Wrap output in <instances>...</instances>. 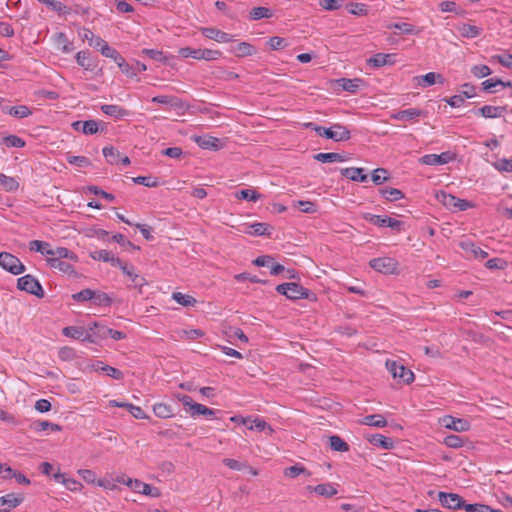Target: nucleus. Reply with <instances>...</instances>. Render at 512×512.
I'll return each instance as SVG.
<instances>
[{
	"label": "nucleus",
	"instance_id": "5",
	"mask_svg": "<svg viewBox=\"0 0 512 512\" xmlns=\"http://www.w3.org/2000/svg\"><path fill=\"white\" fill-rule=\"evenodd\" d=\"M371 268L383 274H397L398 262L391 257H379L371 259L369 262Z\"/></svg>",
	"mask_w": 512,
	"mask_h": 512
},
{
	"label": "nucleus",
	"instance_id": "42",
	"mask_svg": "<svg viewBox=\"0 0 512 512\" xmlns=\"http://www.w3.org/2000/svg\"><path fill=\"white\" fill-rule=\"evenodd\" d=\"M436 198L447 208L453 209L455 206V203L457 201V197L446 193L444 191H441L436 194Z\"/></svg>",
	"mask_w": 512,
	"mask_h": 512
},
{
	"label": "nucleus",
	"instance_id": "62",
	"mask_svg": "<svg viewBox=\"0 0 512 512\" xmlns=\"http://www.w3.org/2000/svg\"><path fill=\"white\" fill-rule=\"evenodd\" d=\"M67 162L72 165H76L78 167H87L91 164L90 160L84 156H67Z\"/></svg>",
	"mask_w": 512,
	"mask_h": 512
},
{
	"label": "nucleus",
	"instance_id": "28",
	"mask_svg": "<svg viewBox=\"0 0 512 512\" xmlns=\"http://www.w3.org/2000/svg\"><path fill=\"white\" fill-rule=\"evenodd\" d=\"M237 57L252 56L256 53V48L248 42H240L231 49Z\"/></svg>",
	"mask_w": 512,
	"mask_h": 512
},
{
	"label": "nucleus",
	"instance_id": "49",
	"mask_svg": "<svg viewBox=\"0 0 512 512\" xmlns=\"http://www.w3.org/2000/svg\"><path fill=\"white\" fill-rule=\"evenodd\" d=\"M214 414H215V411L213 409H210V408L206 407L205 405H202L199 403H196L193 406L192 411L190 412V415L192 417H196L199 415L210 417V416H213Z\"/></svg>",
	"mask_w": 512,
	"mask_h": 512
},
{
	"label": "nucleus",
	"instance_id": "4",
	"mask_svg": "<svg viewBox=\"0 0 512 512\" xmlns=\"http://www.w3.org/2000/svg\"><path fill=\"white\" fill-rule=\"evenodd\" d=\"M386 368L394 379H399L404 384H411L415 379L414 373L397 361L387 360Z\"/></svg>",
	"mask_w": 512,
	"mask_h": 512
},
{
	"label": "nucleus",
	"instance_id": "33",
	"mask_svg": "<svg viewBox=\"0 0 512 512\" xmlns=\"http://www.w3.org/2000/svg\"><path fill=\"white\" fill-rule=\"evenodd\" d=\"M329 447L333 451H337V452H348L349 451L348 443L345 442L338 435H332V436L329 437Z\"/></svg>",
	"mask_w": 512,
	"mask_h": 512
},
{
	"label": "nucleus",
	"instance_id": "3",
	"mask_svg": "<svg viewBox=\"0 0 512 512\" xmlns=\"http://www.w3.org/2000/svg\"><path fill=\"white\" fill-rule=\"evenodd\" d=\"M17 288L38 298H43L45 295L40 282L30 274L22 276L17 280Z\"/></svg>",
	"mask_w": 512,
	"mask_h": 512
},
{
	"label": "nucleus",
	"instance_id": "63",
	"mask_svg": "<svg viewBox=\"0 0 512 512\" xmlns=\"http://www.w3.org/2000/svg\"><path fill=\"white\" fill-rule=\"evenodd\" d=\"M343 4V0H321L320 6L327 11L339 9Z\"/></svg>",
	"mask_w": 512,
	"mask_h": 512
},
{
	"label": "nucleus",
	"instance_id": "43",
	"mask_svg": "<svg viewBox=\"0 0 512 512\" xmlns=\"http://www.w3.org/2000/svg\"><path fill=\"white\" fill-rule=\"evenodd\" d=\"M8 114L16 118H25L32 114V111L26 105L13 106L9 108Z\"/></svg>",
	"mask_w": 512,
	"mask_h": 512
},
{
	"label": "nucleus",
	"instance_id": "53",
	"mask_svg": "<svg viewBox=\"0 0 512 512\" xmlns=\"http://www.w3.org/2000/svg\"><path fill=\"white\" fill-rule=\"evenodd\" d=\"M363 218L379 227H387V218L386 216L374 215L370 213H366Z\"/></svg>",
	"mask_w": 512,
	"mask_h": 512
},
{
	"label": "nucleus",
	"instance_id": "64",
	"mask_svg": "<svg viewBox=\"0 0 512 512\" xmlns=\"http://www.w3.org/2000/svg\"><path fill=\"white\" fill-rule=\"evenodd\" d=\"M471 72L478 78L487 77L492 73L491 69L487 65H475Z\"/></svg>",
	"mask_w": 512,
	"mask_h": 512
},
{
	"label": "nucleus",
	"instance_id": "24",
	"mask_svg": "<svg viewBox=\"0 0 512 512\" xmlns=\"http://www.w3.org/2000/svg\"><path fill=\"white\" fill-rule=\"evenodd\" d=\"M314 159L321 163H331V162H344L349 158L343 154L337 152H328V153H318L314 155Z\"/></svg>",
	"mask_w": 512,
	"mask_h": 512
},
{
	"label": "nucleus",
	"instance_id": "14",
	"mask_svg": "<svg viewBox=\"0 0 512 512\" xmlns=\"http://www.w3.org/2000/svg\"><path fill=\"white\" fill-rule=\"evenodd\" d=\"M395 63V54L377 53L367 60L369 66L379 68L385 65H393Z\"/></svg>",
	"mask_w": 512,
	"mask_h": 512
},
{
	"label": "nucleus",
	"instance_id": "34",
	"mask_svg": "<svg viewBox=\"0 0 512 512\" xmlns=\"http://www.w3.org/2000/svg\"><path fill=\"white\" fill-rule=\"evenodd\" d=\"M30 428L36 432L46 431L48 429L52 431H60L61 427L58 424L37 420L31 423Z\"/></svg>",
	"mask_w": 512,
	"mask_h": 512
},
{
	"label": "nucleus",
	"instance_id": "29",
	"mask_svg": "<svg viewBox=\"0 0 512 512\" xmlns=\"http://www.w3.org/2000/svg\"><path fill=\"white\" fill-rule=\"evenodd\" d=\"M47 263L51 268L57 269L65 274L75 273L73 266L64 260L47 258Z\"/></svg>",
	"mask_w": 512,
	"mask_h": 512
},
{
	"label": "nucleus",
	"instance_id": "19",
	"mask_svg": "<svg viewBox=\"0 0 512 512\" xmlns=\"http://www.w3.org/2000/svg\"><path fill=\"white\" fill-rule=\"evenodd\" d=\"M47 258L61 260L70 259L73 262L78 261L77 255L65 247H56L52 249V252H47Z\"/></svg>",
	"mask_w": 512,
	"mask_h": 512
},
{
	"label": "nucleus",
	"instance_id": "7",
	"mask_svg": "<svg viewBox=\"0 0 512 512\" xmlns=\"http://www.w3.org/2000/svg\"><path fill=\"white\" fill-rule=\"evenodd\" d=\"M438 500L440 501L441 505L449 510H459L462 509L464 505L463 498L456 493H448V492H439L438 494Z\"/></svg>",
	"mask_w": 512,
	"mask_h": 512
},
{
	"label": "nucleus",
	"instance_id": "10",
	"mask_svg": "<svg viewBox=\"0 0 512 512\" xmlns=\"http://www.w3.org/2000/svg\"><path fill=\"white\" fill-rule=\"evenodd\" d=\"M201 33L208 39L215 40L220 43L232 41V36L226 32H223L217 28L205 27L201 28Z\"/></svg>",
	"mask_w": 512,
	"mask_h": 512
},
{
	"label": "nucleus",
	"instance_id": "13",
	"mask_svg": "<svg viewBox=\"0 0 512 512\" xmlns=\"http://www.w3.org/2000/svg\"><path fill=\"white\" fill-rule=\"evenodd\" d=\"M453 159V156L449 152L441 153L440 155L436 154H427L424 155L420 161L425 165H443L450 162Z\"/></svg>",
	"mask_w": 512,
	"mask_h": 512
},
{
	"label": "nucleus",
	"instance_id": "47",
	"mask_svg": "<svg viewBox=\"0 0 512 512\" xmlns=\"http://www.w3.org/2000/svg\"><path fill=\"white\" fill-rule=\"evenodd\" d=\"M273 13L266 7H255L250 11V18L252 20H260L262 18H270Z\"/></svg>",
	"mask_w": 512,
	"mask_h": 512
},
{
	"label": "nucleus",
	"instance_id": "46",
	"mask_svg": "<svg viewBox=\"0 0 512 512\" xmlns=\"http://www.w3.org/2000/svg\"><path fill=\"white\" fill-rule=\"evenodd\" d=\"M103 155L106 158L107 162L110 164H118L120 159V153L113 146L104 147Z\"/></svg>",
	"mask_w": 512,
	"mask_h": 512
},
{
	"label": "nucleus",
	"instance_id": "58",
	"mask_svg": "<svg viewBox=\"0 0 512 512\" xmlns=\"http://www.w3.org/2000/svg\"><path fill=\"white\" fill-rule=\"evenodd\" d=\"M388 29H397L402 34H413L415 29L412 24L402 22V23H392L387 26Z\"/></svg>",
	"mask_w": 512,
	"mask_h": 512
},
{
	"label": "nucleus",
	"instance_id": "31",
	"mask_svg": "<svg viewBox=\"0 0 512 512\" xmlns=\"http://www.w3.org/2000/svg\"><path fill=\"white\" fill-rule=\"evenodd\" d=\"M92 303L96 306L110 307L113 303V299L105 292L94 290Z\"/></svg>",
	"mask_w": 512,
	"mask_h": 512
},
{
	"label": "nucleus",
	"instance_id": "6",
	"mask_svg": "<svg viewBox=\"0 0 512 512\" xmlns=\"http://www.w3.org/2000/svg\"><path fill=\"white\" fill-rule=\"evenodd\" d=\"M0 266L13 275L22 274L26 269L16 256L8 252L0 253Z\"/></svg>",
	"mask_w": 512,
	"mask_h": 512
},
{
	"label": "nucleus",
	"instance_id": "2",
	"mask_svg": "<svg viewBox=\"0 0 512 512\" xmlns=\"http://www.w3.org/2000/svg\"><path fill=\"white\" fill-rule=\"evenodd\" d=\"M314 131L326 139H332L335 142L347 141L351 137L350 130L341 124H334L329 128L326 127H315Z\"/></svg>",
	"mask_w": 512,
	"mask_h": 512
},
{
	"label": "nucleus",
	"instance_id": "20",
	"mask_svg": "<svg viewBox=\"0 0 512 512\" xmlns=\"http://www.w3.org/2000/svg\"><path fill=\"white\" fill-rule=\"evenodd\" d=\"M118 267L122 270V272L124 274H126L130 278L134 287L142 288L144 285L147 284L144 277H142L141 275H138L134 272L133 267H128V265L124 264L122 261H121V266H118Z\"/></svg>",
	"mask_w": 512,
	"mask_h": 512
},
{
	"label": "nucleus",
	"instance_id": "44",
	"mask_svg": "<svg viewBox=\"0 0 512 512\" xmlns=\"http://www.w3.org/2000/svg\"><path fill=\"white\" fill-rule=\"evenodd\" d=\"M249 430H258V431H267L269 435L274 433V429L263 419L255 418L250 426H248Z\"/></svg>",
	"mask_w": 512,
	"mask_h": 512
},
{
	"label": "nucleus",
	"instance_id": "36",
	"mask_svg": "<svg viewBox=\"0 0 512 512\" xmlns=\"http://www.w3.org/2000/svg\"><path fill=\"white\" fill-rule=\"evenodd\" d=\"M380 194L388 201H397L404 198V193L397 188H383L379 190Z\"/></svg>",
	"mask_w": 512,
	"mask_h": 512
},
{
	"label": "nucleus",
	"instance_id": "12",
	"mask_svg": "<svg viewBox=\"0 0 512 512\" xmlns=\"http://www.w3.org/2000/svg\"><path fill=\"white\" fill-rule=\"evenodd\" d=\"M507 112V106H491L485 105L475 111L476 114L485 118H498L502 117Z\"/></svg>",
	"mask_w": 512,
	"mask_h": 512
},
{
	"label": "nucleus",
	"instance_id": "22",
	"mask_svg": "<svg viewBox=\"0 0 512 512\" xmlns=\"http://www.w3.org/2000/svg\"><path fill=\"white\" fill-rule=\"evenodd\" d=\"M367 440L371 444L381 447L386 450H390V449L394 448V441L391 438L386 437L382 434H372L367 437Z\"/></svg>",
	"mask_w": 512,
	"mask_h": 512
},
{
	"label": "nucleus",
	"instance_id": "50",
	"mask_svg": "<svg viewBox=\"0 0 512 512\" xmlns=\"http://www.w3.org/2000/svg\"><path fill=\"white\" fill-rule=\"evenodd\" d=\"M71 297L76 302L92 301V298L94 297V290L86 288L81 290L80 292L72 294Z\"/></svg>",
	"mask_w": 512,
	"mask_h": 512
},
{
	"label": "nucleus",
	"instance_id": "54",
	"mask_svg": "<svg viewBox=\"0 0 512 512\" xmlns=\"http://www.w3.org/2000/svg\"><path fill=\"white\" fill-rule=\"evenodd\" d=\"M133 182L136 184L144 185L146 187H157L159 185L157 178L151 176L134 177Z\"/></svg>",
	"mask_w": 512,
	"mask_h": 512
},
{
	"label": "nucleus",
	"instance_id": "15",
	"mask_svg": "<svg viewBox=\"0 0 512 512\" xmlns=\"http://www.w3.org/2000/svg\"><path fill=\"white\" fill-rule=\"evenodd\" d=\"M459 246L468 254L473 256L474 258L484 259L488 256V253L482 250L480 247L476 246L470 240H464L459 243Z\"/></svg>",
	"mask_w": 512,
	"mask_h": 512
},
{
	"label": "nucleus",
	"instance_id": "48",
	"mask_svg": "<svg viewBox=\"0 0 512 512\" xmlns=\"http://www.w3.org/2000/svg\"><path fill=\"white\" fill-rule=\"evenodd\" d=\"M1 143L7 147H17V148H22L26 144L22 138H20L16 135H8V136L3 137Z\"/></svg>",
	"mask_w": 512,
	"mask_h": 512
},
{
	"label": "nucleus",
	"instance_id": "9",
	"mask_svg": "<svg viewBox=\"0 0 512 512\" xmlns=\"http://www.w3.org/2000/svg\"><path fill=\"white\" fill-rule=\"evenodd\" d=\"M442 424L444 427L457 432H464L470 428V424L466 419L455 418L453 416H445L442 419Z\"/></svg>",
	"mask_w": 512,
	"mask_h": 512
},
{
	"label": "nucleus",
	"instance_id": "38",
	"mask_svg": "<svg viewBox=\"0 0 512 512\" xmlns=\"http://www.w3.org/2000/svg\"><path fill=\"white\" fill-rule=\"evenodd\" d=\"M250 231H247L250 235H270L271 226L267 223H254L249 226Z\"/></svg>",
	"mask_w": 512,
	"mask_h": 512
},
{
	"label": "nucleus",
	"instance_id": "45",
	"mask_svg": "<svg viewBox=\"0 0 512 512\" xmlns=\"http://www.w3.org/2000/svg\"><path fill=\"white\" fill-rule=\"evenodd\" d=\"M90 331L94 334L95 338L99 341L101 339L107 338V329L105 325H102L98 322H94L88 326Z\"/></svg>",
	"mask_w": 512,
	"mask_h": 512
},
{
	"label": "nucleus",
	"instance_id": "39",
	"mask_svg": "<svg viewBox=\"0 0 512 512\" xmlns=\"http://www.w3.org/2000/svg\"><path fill=\"white\" fill-rule=\"evenodd\" d=\"M172 298L180 305L184 307L194 306L196 299L190 295L182 294L181 292H174Z\"/></svg>",
	"mask_w": 512,
	"mask_h": 512
},
{
	"label": "nucleus",
	"instance_id": "16",
	"mask_svg": "<svg viewBox=\"0 0 512 512\" xmlns=\"http://www.w3.org/2000/svg\"><path fill=\"white\" fill-rule=\"evenodd\" d=\"M90 257L97 261L109 262L112 266H121V260L107 250H96L90 253Z\"/></svg>",
	"mask_w": 512,
	"mask_h": 512
},
{
	"label": "nucleus",
	"instance_id": "11",
	"mask_svg": "<svg viewBox=\"0 0 512 512\" xmlns=\"http://www.w3.org/2000/svg\"><path fill=\"white\" fill-rule=\"evenodd\" d=\"M335 83L342 88V90L357 93L358 90L364 85V81L360 78H340L335 81Z\"/></svg>",
	"mask_w": 512,
	"mask_h": 512
},
{
	"label": "nucleus",
	"instance_id": "30",
	"mask_svg": "<svg viewBox=\"0 0 512 512\" xmlns=\"http://www.w3.org/2000/svg\"><path fill=\"white\" fill-rule=\"evenodd\" d=\"M361 423L364 425L374 426V427H385L387 425V420L381 414L367 415L362 420Z\"/></svg>",
	"mask_w": 512,
	"mask_h": 512
},
{
	"label": "nucleus",
	"instance_id": "40",
	"mask_svg": "<svg viewBox=\"0 0 512 512\" xmlns=\"http://www.w3.org/2000/svg\"><path fill=\"white\" fill-rule=\"evenodd\" d=\"M459 32L463 37L475 38L480 35L481 30L475 25L463 24L461 27H459Z\"/></svg>",
	"mask_w": 512,
	"mask_h": 512
},
{
	"label": "nucleus",
	"instance_id": "27",
	"mask_svg": "<svg viewBox=\"0 0 512 512\" xmlns=\"http://www.w3.org/2000/svg\"><path fill=\"white\" fill-rule=\"evenodd\" d=\"M153 412L155 416L161 419L171 418L174 415L172 406L164 402L154 404Z\"/></svg>",
	"mask_w": 512,
	"mask_h": 512
},
{
	"label": "nucleus",
	"instance_id": "56",
	"mask_svg": "<svg viewBox=\"0 0 512 512\" xmlns=\"http://www.w3.org/2000/svg\"><path fill=\"white\" fill-rule=\"evenodd\" d=\"M507 266L508 262L502 258H492L485 263V267L491 270H504Z\"/></svg>",
	"mask_w": 512,
	"mask_h": 512
},
{
	"label": "nucleus",
	"instance_id": "55",
	"mask_svg": "<svg viewBox=\"0 0 512 512\" xmlns=\"http://www.w3.org/2000/svg\"><path fill=\"white\" fill-rule=\"evenodd\" d=\"M99 131V122L96 120L83 121L82 132L86 135L95 134Z\"/></svg>",
	"mask_w": 512,
	"mask_h": 512
},
{
	"label": "nucleus",
	"instance_id": "52",
	"mask_svg": "<svg viewBox=\"0 0 512 512\" xmlns=\"http://www.w3.org/2000/svg\"><path fill=\"white\" fill-rule=\"evenodd\" d=\"M83 330H84L83 327L67 326L62 329V333H63V335H65L67 337H71L73 339L80 340V338L83 335Z\"/></svg>",
	"mask_w": 512,
	"mask_h": 512
},
{
	"label": "nucleus",
	"instance_id": "1",
	"mask_svg": "<svg viewBox=\"0 0 512 512\" xmlns=\"http://www.w3.org/2000/svg\"><path fill=\"white\" fill-rule=\"evenodd\" d=\"M276 291L290 300L309 299L310 295L314 296L310 290L295 282L279 284L276 286Z\"/></svg>",
	"mask_w": 512,
	"mask_h": 512
},
{
	"label": "nucleus",
	"instance_id": "26",
	"mask_svg": "<svg viewBox=\"0 0 512 512\" xmlns=\"http://www.w3.org/2000/svg\"><path fill=\"white\" fill-rule=\"evenodd\" d=\"M94 368L96 371H102L113 379L122 380L124 378V373L121 370L105 365L102 361H98L97 364L94 365Z\"/></svg>",
	"mask_w": 512,
	"mask_h": 512
},
{
	"label": "nucleus",
	"instance_id": "25",
	"mask_svg": "<svg viewBox=\"0 0 512 512\" xmlns=\"http://www.w3.org/2000/svg\"><path fill=\"white\" fill-rule=\"evenodd\" d=\"M101 111L108 115V116H111V117H114L116 119H121V118H124L126 116H128L130 113L128 110L122 108L121 106L119 105H102L101 106Z\"/></svg>",
	"mask_w": 512,
	"mask_h": 512
},
{
	"label": "nucleus",
	"instance_id": "57",
	"mask_svg": "<svg viewBox=\"0 0 512 512\" xmlns=\"http://www.w3.org/2000/svg\"><path fill=\"white\" fill-rule=\"evenodd\" d=\"M142 54L146 55L150 59H153L158 62L166 63L167 57L163 54L162 51L155 49H143Z\"/></svg>",
	"mask_w": 512,
	"mask_h": 512
},
{
	"label": "nucleus",
	"instance_id": "59",
	"mask_svg": "<svg viewBox=\"0 0 512 512\" xmlns=\"http://www.w3.org/2000/svg\"><path fill=\"white\" fill-rule=\"evenodd\" d=\"M444 443L451 448H460L463 446L464 440L458 435L451 434L444 438Z\"/></svg>",
	"mask_w": 512,
	"mask_h": 512
},
{
	"label": "nucleus",
	"instance_id": "18",
	"mask_svg": "<svg viewBox=\"0 0 512 512\" xmlns=\"http://www.w3.org/2000/svg\"><path fill=\"white\" fill-rule=\"evenodd\" d=\"M306 489L325 498H331L337 494V489L331 483H323L316 486L309 485Z\"/></svg>",
	"mask_w": 512,
	"mask_h": 512
},
{
	"label": "nucleus",
	"instance_id": "51",
	"mask_svg": "<svg viewBox=\"0 0 512 512\" xmlns=\"http://www.w3.org/2000/svg\"><path fill=\"white\" fill-rule=\"evenodd\" d=\"M76 62L86 70H92L94 68V64L90 61L88 53L85 51H79L76 54Z\"/></svg>",
	"mask_w": 512,
	"mask_h": 512
},
{
	"label": "nucleus",
	"instance_id": "61",
	"mask_svg": "<svg viewBox=\"0 0 512 512\" xmlns=\"http://www.w3.org/2000/svg\"><path fill=\"white\" fill-rule=\"evenodd\" d=\"M435 77H436L435 72H429L423 76L415 77V79L418 80L419 85H421L423 87H428V86H432V85L436 84Z\"/></svg>",
	"mask_w": 512,
	"mask_h": 512
},
{
	"label": "nucleus",
	"instance_id": "41",
	"mask_svg": "<svg viewBox=\"0 0 512 512\" xmlns=\"http://www.w3.org/2000/svg\"><path fill=\"white\" fill-rule=\"evenodd\" d=\"M235 196L238 199H243V200L253 201V202H256L257 200H259L261 198V195L256 190H253V189L240 190V191L236 192Z\"/></svg>",
	"mask_w": 512,
	"mask_h": 512
},
{
	"label": "nucleus",
	"instance_id": "21",
	"mask_svg": "<svg viewBox=\"0 0 512 512\" xmlns=\"http://www.w3.org/2000/svg\"><path fill=\"white\" fill-rule=\"evenodd\" d=\"M54 44L58 50L63 53H70L73 51V44L68 40L63 32H58L53 36Z\"/></svg>",
	"mask_w": 512,
	"mask_h": 512
},
{
	"label": "nucleus",
	"instance_id": "32",
	"mask_svg": "<svg viewBox=\"0 0 512 512\" xmlns=\"http://www.w3.org/2000/svg\"><path fill=\"white\" fill-rule=\"evenodd\" d=\"M24 500L23 495L10 493L0 497V505H8L10 508H16Z\"/></svg>",
	"mask_w": 512,
	"mask_h": 512
},
{
	"label": "nucleus",
	"instance_id": "35",
	"mask_svg": "<svg viewBox=\"0 0 512 512\" xmlns=\"http://www.w3.org/2000/svg\"><path fill=\"white\" fill-rule=\"evenodd\" d=\"M0 187L7 192H12L19 188V183L14 177L0 173Z\"/></svg>",
	"mask_w": 512,
	"mask_h": 512
},
{
	"label": "nucleus",
	"instance_id": "60",
	"mask_svg": "<svg viewBox=\"0 0 512 512\" xmlns=\"http://www.w3.org/2000/svg\"><path fill=\"white\" fill-rule=\"evenodd\" d=\"M178 53L183 58L192 57L193 59L200 60L201 49L183 47L179 49Z\"/></svg>",
	"mask_w": 512,
	"mask_h": 512
},
{
	"label": "nucleus",
	"instance_id": "17",
	"mask_svg": "<svg viewBox=\"0 0 512 512\" xmlns=\"http://www.w3.org/2000/svg\"><path fill=\"white\" fill-rule=\"evenodd\" d=\"M363 172V168L356 167L342 168L340 170L341 175L351 181L366 182L368 177Z\"/></svg>",
	"mask_w": 512,
	"mask_h": 512
},
{
	"label": "nucleus",
	"instance_id": "37",
	"mask_svg": "<svg viewBox=\"0 0 512 512\" xmlns=\"http://www.w3.org/2000/svg\"><path fill=\"white\" fill-rule=\"evenodd\" d=\"M300 474H305L308 477L311 476V472L300 464H296L284 469V475L292 479L296 478Z\"/></svg>",
	"mask_w": 512,
	"mask_h": 512
},
{
	"label": "nucleus",
	"instance_id": "8",
	"mask_svg": "<svg viewBox=\"0 0 512 512\" xmlns=\"http://www.w3.org/2000/svg\"><path fill=\"white\" fill-rule=\"evenodd\" d=\"M193 139L202 149L218 151L223 148V142L219 138L213 136H195Z\"/></svg>",
	"mask_w": 512,
	"mask_h": 512
},
{
	"label": "nucleus",
	"instance_id": "23",
	"mask_svg": "<svg viewBox=\"0 0 512 512\" xmlns=\"http://www.w3.org/2000/svg\"><path fill=\"white\" fill-rule=\"evenodd\" d=\"M423 115V111L416 108L401 110L391 115V118L399 121H410Z\"/></svg>",
	"mask_w": 512,
	"mask_h": 512
}]
</instances>
